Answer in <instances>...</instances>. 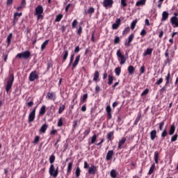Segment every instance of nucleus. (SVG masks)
<instances>
[{
  "label": "nucleus",
  "instance_id": "nucleus-32",
  "mask_svg": "<svg viewBox=\"0 0 178 178\" xmlns=\"http://www.w3.org/2000/svg\"><path fill=\"white\" fill-rule=\"evenodd\" d=\"M88 98V94L87 93L84 94L81 99V104H84V102H87Z\"/></svg>",
  "mask_w": 178,
  "mask_h": 178
},
{
  "label": "nucleus",
  "instance_id": "nucleus-47",
  "mask_svg": "<svg viewBox=\"0 0 178 178\" xmlns=\"http://www.w3.org/2000/svg\"><path fill=\"white\" fill-rule=\"evenodd\" d=\"M80 173H81V170H80V167H77L75 171L76 177H80Z\"/></svg>",
  "mask_w": 178,
  "mask_h": 178
},
{
  "label": "nucleus",
  "instance_id": "nucleus-58",
  "mask_svg": "<svg viewBox=\"0 0 178 178\" xmlns=\"http://www.w3.org/2000/svg\"><path fill=\"white\" fill-rule=\"evenodd\" d=\"M139 72H140V74L145 73V66H144V65L141 66Z\"/></svg>",
  "mask_w": 178,
  "mask_h": 178
},
{
  "label": "nucleus",
  "instance_id": "nucleus-7",
  "mask_svg": "<svg viewBox=\"0 0 178 178\" xmlns=\"http://www.w3.org/2000/svg\"><path fill=\"white\" fill-rule=\"evenodd\" d=\"M98 172V167L91 165V166L88 168L89 175H95Z\"/></svg>",
  "mask_w": 178,
  "mask_h": 178
},
{
  "label": "nucleus",
  "instance_id": "nucleus-53",
  "mask_svg": "<svg viewBox=\"0 0 178 178\" xmlns=\"http://www.w3.org/2000/svg\"><path fill=\"white\" fill-rule=\"evenodd\" d=\"M77 24H79V22H77V19H74L72 24V29H76V27L77 26Z\"/></svg>",
  "mask_w": 178,
  "mask_h": 178
},
{
  "label": "nucleus",
  "instance_id": "nucleus-41",
  "mask_svg": "<svg viewBox=\"0 0 178 178\" xmlns=\"http://www.w3.org/2000/svg\"><path fill=\"white\" fill-rule=\"evenodd\" d=\"M140 119H141V114H138L134 122V126H137V124H138V122H140Z\"/></svg>",
  "mask_w": 178,
  "mask_h": 178
},
{
  "label": "nucleus",
  "instance_id": "nucleus-5",
  "mask_svg": "<svg viewBox=\"0 0 178 178\" xmlns=\"http://www.w3.org/2000/svg\"><path fill=\"white\" fill-rule=\"evenodd\" d=\"M38 72L37 71H33L29 74V81H35V80H38Z\"/></svg>",
  "mask_w": 178,
  "mask_h": 178
},
{
  "label": "nucleus",
  "instance_id": "nucleus-36",
  "mask_svg": "<svg viewBox=\"0 0 178 178\" xmlns=\"http://www.w3.org/2000/svg\"><path fill=\"white\" fill-rule=\"evenodd\" d=\"M47 129H48V125L47 124H43L40 129V133H45Z\"/></svg>",
  "mask_w": 178,
  "mask_h": 178
},
{
  "label": "nucleus",
  "instance_id": "nucleus-55",
  "mask_svg": "<svg viewBox=\"0 0 178 178\" xmlns=\"http://www.w3.org/2000/svg\"><path fill=\"white\" fill-rule=\"evenodd\" d=\"M57 126L58 127H62L63 126V120H62V118L59 119Z\"/></svg>",
  "mask_w": 178,
  "mask_h": 178
},
{
  "label": "nucleus",
  "instance_id": "nucleus-23",
  "mask_svg": "<svg viewBox=\"0 0 178 178\" xmlns=\"http://www.w3.org/2000/svg\"><path fill=\"white\" fill-rule=\"evenodd\" d=\"M169 17V13L164 11L162 13V22H166L168 20V18Z\"/></svg>",
  "mask_w": 178,
  "mask_h": 178
},
{
  "label": "nucleus",
  "instance_id": "nucleus-12",
  "mask_svg": "<svg viewBox=\"0 0 178 178\" xmlns=\"http://www.w3.org/2000/svg\"><path fill=\"white\" fill-rule=\"evenodd\" d=\"M80 54L76 56L74 61L72 63V70H73L75 67H77V65H79V62H80Z\"/></svg>",
  "mask_w": 178,
  "mask_h": 178
},
{
  "label": "nucleus",
  "instance_id": "nucleus-46",
  "mask_svg": "<svg viewBox=\"0 0 178 178\" xmlns=\"http://www.w3.org/2000/svg\"><path fill=\"white\" fill-rule=\"evenodd\" d=\"M121 72H122V70L120 69V67H118L115 69V73L116 76H120Z\"/></svg>",
  "mask_w": 178,
  "mask_h": 178
},
{
  "label": "nucleus",
  "instance_id": "nucleus-39",
  "mask_svg": "<svg viewBox=\"0 0 178 178\" xmlns=\"http://www.w3.org/2000/svg\"><path fill=\"white\" fill-rule=\"evenodd\" d=\"M62 19H63V15L59 14V15L56 16L55 22H59L62 20Z\"/></svg>",
  "mask_w": 178,
  "mask_h": 178
},
{
  "label": "nucleus",
  "instance_id": "nucleus-29",
  "mask_svg": "<svg viewBox=\"0 0 178 178\" xmlns=\"http://www.w3.org/2000/svg\"><path fill=\"white\" fill-rule=\"evenodd\" d=\"M153 49L147 48L146 51L143 53V56H147L148 55H152Z\"/></svg>",
  "mask_w": 178,
  "mask_h": 178
},
{
  "label": "nucleus",
  "instance_id": "nucleus-40",
  "mask_svg": "<svg viewBox=\"0 0 178 178\" xmlns=\"http://www.w3.org/2000/svg\"><path fill=\"white\" fill-rule=\"evenodd\" d=\"M48 42H49V40H46L41 45V51H44V48H47V45H48Z\"/></svg>",
  "mask_w": 178,
  "mask_h": 178
},
{
  "label": "nucleus",
  "instance_id": "nucleus-6",
  "mask_svg": "<svg viewBox=\"0 0 178 178\" xmlns=\"http://www.w3.org/2000/svg\"><path fill=\"white\" fill-rule=\"evenodd\" d=\"M35 111H37V107H34L33 111L29 113V123L34 122V119H35Z\"/></svg>",
  "mask_w": 178,
  "mask_h": 178
},
{
  "label": "nucleus",
  "instance_id": "nucleus-25",
  "mask_svg": "<svg viewBox=\"0 0 178 178\" xmlns=\"http://www.w3.org/2000/svg\"><path fill=\"white\" fill-rule=\"evenodd\" d=\"M73 168V162H70L67 165V175H70L72 173V168Z\"/></svg>",
  "mask_w": 178,
  "mask_h": 178
},
{
  "label": "nucleus",
  "instance_id": "nucleus-44",
  "mask_svg": "<svg viewBox=\"0 0 178 178\" xmlns=\"http://www.w3.org/2000/svg\"><path fill=\"white\" fill-rule=\"evenodd\" d=\"M108 86H112V83H113V76L108 75Z\"/></svg>",
  "mask_w": 178,
  "mask_h": 178
},
{
  "label": "nucleus",
  "instance_id": "nucleus-57",
  "mask_svg": "<svg viewBox=\"0 0 178 178\" xmlns=\"http://www.w3.org/2000/svg\"><path fill=\"white\" fill-rule=\"evenodd\" d=\"M73 60H74V54H71L70 56L69 66L73 63Z\"/></svg>",
  "mask_w": 178,
  "mask_h": 178
},
{
  "label": "nucleus",
  "instance_id": "nucleus-52",
  "mask_svg": "<svg viewBox=\"0 0 178 178\" xmlns=\"http://www.w3.org/2000/svg\"><path fill=\"white\" fill-rule=\"evenodd\" d=\"M166 136H168V130H166V129H165L163 130V132L161 133V138H165V137H166Z\"/></svg>",
  "mask_w": 178,
  "mask_h": 178
},
{
  "label": "nucleus",
  "instance_id": "nucleus-30",
  "mask_svg": "<svg viewBox=\"0 0 178 178\" xmlns=\"http://www.w3.org/2000/svg\"><path fill=\"white\" fill-rule=\"evenodd\" d=\"M90 133H91V128L88 127V129L86 130H85L83 133V138H86V137H87L90 134Z\"/></svg>",
  "mask_w": 178,
  "mask_h": 178
},
{
  "label": "nucleus",
  "instance_id": "nucleus-2",
  "mask_svg": "<svg viewBox=\"0 0 178 178\" xmlns=\"http://www.w3.org/2000/svg\"><path fill=\"white\" fill-rule=\"evenodd\" d=\"M49 173L50 176H52L54 178L58 177V175H59V166H57L55 169V165L51 164L49 168Z\"/></svg>",
  "mask_w": 178,
  "mask_h": 178
},
{
  "label": "nucleus",
  "instance_id": "nucleus-42",
  "mask_svg": "<svg viewBox=\"0 0 178 178\" xmlns=\"http://www.w3.org/2000/svg\"><path fill=\"white\" fill-rule=\"evenodd\" d=\"M138 20L137 19H136L135 20H134L131 24V29L132 30H134V29H136V26L138 23Z\"/></svg>",
  "mask_w": 178,
  "mask_h": 178
},
{
  "label": "nucleus",
  "instance_id": "nucleus-11",
  "mask_svg": "<svg viewBox=\"0 0 178 178\" xmlns=\"http://www.w3.org/2000/svg\"><path fill=\"white\" fill-rule=\"evenodd\" d=\"M133 40H134V35L131 33L128 37V40H126L124 43L125 47H130V44H131V42L133 41Z\"/></svg>",
  "mask_w": 178,
  "mask_h": 178
},
{
  "label": "nucleus",
  "instance_id": "nucleus-18",
  "mask_svg": "<svg viewBox=\"0 0 178 178\" xmlns=\"http://www.w3.org/2000/svg\"><path fill=\"white\" fill-rule=\"evenodd\" d=\"M95 13V8L94 7H90L87 11L84 12V15H89V16H92V14Z\"/></svg>",
  "mask_w": 178,
  "mask_h": 178
},
{
  "label": "nucleus",
  "instance_id": "nucleus-33",
  "mask_svg": "<svg viewBox=\"0 0 178 178\" xmlns=\"http://www.w3.org/2000/svg\"><path fill=\"white\" fill-rule=\"evenodd\" d=\"M110 176L112 178H117L118 172H116V170H111V171L110 172Z\"/></svg>",
  "mask_w": 178,
  "mask_h": 178
},
{
  "label": "nucleus",
  "instance_id": "nucleus-9",
  "mask_svg": "<svg viewBox=\"0 0 178 178\" xmlns=\"http://www.w3.org/2000/svg\"><path fill=\"white\" fill-rule=\"evenodd\" d=\"M44 13V8L42 6L39 5L35 9V15H42Z\"/></svg>",
  "mask_w": 178,
  "mask_h": 178
},
{
  "label": "nucleus",
  "instance_id": "nucleus-59",
  "mask_svg": "<svg viewBox=\"0 0 178 178\" xmlns=\"http://www.w3.org/2000/svg\"><path fill=\"white\" fill-rule=\"evenodd\" d=\"M120 42V38L119 36H115L114 39V44H119Z\"/></svg>",
  "mask_w": 178,
  "mask_h": 178
},
{
  "label": "nucleus",
  "instance_id": "nucleus-13",
  "mask_svg": "<svg viewBox=\"0 0 178 178\" xmlns=\"http://www.w3.org/2000/svg\"><path fill=\"white\" fill-rule=\"evenodd\" d=\"M165 86H169V84H172V79L170 76V72H168L167 76H165Z\"/></svg>",
  "mask_w": 178,
  "mask_h": 178
},
{
  "label": "nucleus",
  "instance_id": "nucleus-22",
  "mask_svg": "<svg viewBox=\"0 0 178 178\" xmlns=\"http://www.w3.org/2000/svg\"><path fill=\"white\" fill-rule=\"evenodd\" d=\"M126 138L123 137L118 143V149H122V146L126 143Z\"/></svg>",
  "mask_w": 178,
  "mask_h": 178
},
{
  "label": "nucleus",
  "instance_id": "nucleus-56",
  "mask_svg": "<svg viewBox=\"0 0 178 178\" xmlns=\"http://www.w3.org/2000/svg\"><path fill=\"white\" fill-rule=\"evenodd\" d=\"M65 105L62 104L60 107H59V109H58V113L60 114L63 112V111H65Z\"/></svg>",
  "mask_w": 178,
  "mask_h": 178
},
{
  "label": "nucleus",
  "instance_id": "nucleus-64",
  "mask_svg": "<svg viewBox=\"0 0 178 178\" xmlns=\"http://www.w3.org/2000/svg\"><path fill=\"white\" fill-rule=\"evenodd\" d=\"M121 5L123 8H126V6H127V2L126 0H121Z\"/></svg>",
  "mask_w": 178,
  "mask_h": 178
},
{
  "label": "nucleus",
  "instance_id": "nucleus-4",
  "mask_svg": "<svg viewBox=\"0 0 178 178\" xmlns=\"http://www.w3.org/2000/svg\"><path fill=\"white\" fill-rule=\"evenodd\" d=\"M30 56H31V52H30V51L29 50H26L22 53L17 54L15 58H17L18 59H22V58H24L26 60V59H29Z\"/></svg>",
  "mask_w": 178,
  "mask_h": 178
},
{
  "label": "nucleus",
  "instance_id": "nucleus-8",
  "mask_svg": "<svg viewBox=\"0 0 178 178\" xmlns=\"http://www.w3.org/2000/svg\"><path fill=\"white\" fill-rule=\"evenodd\" d=\"M113 5V0H104L103 6L104 8H112Z\"/></svg>",
  "mask_w": 178,
  "mask_h": 178
},
{
  "label": "nucleus",
  "instance_id": "nucleus-50",
  "mask_svg": "<svg viewBox=\"0 0 178 178\" xmlns=\"http://www.w3.org/2000/svg\"><path fill=\"white\" fill-rule=\"evenodd\" d=\"M49 162L51 165H54V162H55V155L51 154L49 157Z\"/></svg>",
  "mask_w": 178,
  "mask_h": 178
},
{
  "label": "nucleus",
  "instance_id": "nucleus-28",
  "mask_svg": "<svg viewBox=\"0 0 178 178\" xmlns=\"http://www.w3.org/2000/svg\"><path fill=\"white\" fill-rule=\"evenodd\" d=\"M134 72H136V68L133 65H129L128 67V73L129 74H134Z\"/></svg>",
  "mask_w": 178,
  "mask_h": 178
},
{
  "label": "nucleus",
  "instance_id": "nucleus-16",
  "mask_svg": "<svg viewBox=\"0 0 178 178\" xmlns=\"http://www.w3.org/2000/svg\"><path fill=\"white\" fill-rule=\"evenodd\" d=\"M170 23L174 27H178V17H172L170 19Z\"/></svg>",
  "mask_w": 178,
  "mask_h": 178
},
{
  "label": "nucleus",
  "instance_id": "nucleus-43",
  "mask_svg": "<svg viewBox=\"0 0 178 178\" xmlns=\"http://www.w3.org/2000/svg\"><path fill=\"white\" fill-rule=\"evenodd\" d=\"M159 125V129L160 131H162L163 130V126H165V120L161 121L160 123L158 124Z\"/></svg>",
  "mask_w": 178,
  "mask_h": 178
},
{
  "label": "nucleus",
  "instance_id": "nucleus-15",
  "mask_svg": "<svg viewBox=\"0 0 178 178\" xmlns=\"http://www.w3.org/2000/svg\"><path fill=\"white\" fill-rule=\"evenodd\" d=\"M121 22L122 19H120V18L117 19L115 23L113 24L112 25L113 30H118V29H119V26H120Z\"/></svg>",
  "mask_w": 178,
  "mask_h": 178
},
{
  "label": "nucleus",
  "instance_id": "nucleus-26",
  "mask_svg": "<svg viewBox=\"0 0 178 178\" xmlns=\"http://www.w3.org/2000/svg\"><path fill=\"white\" fill-rule=\"evenodd\" d=\"M155 138H156V131L154 129L150 132V139L154 141Z\"/></svg>",
  "mask_w": 178,
  "mask_h": 178
},
{
  "label": "nucleus",
  "instance_id": "nucleus-10",
  "mask_svg": "<svg viewBox=\"0 0 178 178\" xmlns=\"http://www.w3.org/2000/svg\"><path fill=\"white\" fill-rule=\"evenodd\" d=\"M165 57L166 58V60H165V65H170L172 60L170 58H169V49H167L165 52Z\"/></svg>",
  "mask_w": 178,
  "mask_h": 178
},
{
  "label": "nucleus",
  "instance_id": "nucleus-34",
  "mask_svg": "<svg viewBox=\"0 0 178 178\" xmlns=\"http://www.w3.org/2000/svg\"><path fill=\"white\" fill-rule=\"evenodd\" d=\"M154 162L155 163H159V152H154Z\"/></svg>",
  "mask_w": 178,
  "mask_h": 178
},
{
  "label": "nucleus",
  "instance_id": "nucleus-14",
  "mask_svg": "<svg viewBox=\"0 0 178 178\" xmlns=\"http://www.w3.org/2000/svg\"><path fill=\"white\" fill-rule=\"evenodd\" d=\"M106 112L107 113L108 120H111L112 119V108H111V106H106Z\"/></svg>",
  "mask_w": 178,
  "mask_h": 178
},
{
  "label": "nucleus",
  "instance_id": "nucleus-37",
  "mask_svg": "<svg viewBox=\"0 0 178 178\" xmlns=\"http://www.w3.org/2000/svg\"><path fill=\"white\" fill-rule=\"evenodd\" d=\"M155 170V163L152 164L149 172H148V175H151L154 173V171Z\"/></svg>",
  "mask_w": 178,
  "mask_h": 178
},
{
  "label": "nucleus",
  "instance_id": "nucleus-20",
  "mask_svg": "<svg viewBox=\"0 0 178 178\" xmlns=\"http://www.w3.org/2000/svg\"><path fill=\"white\" fill-rule=\"evenodd\" d=\"M114 152L113 150H109L107 152L106 156V161H111V159H112L113 156Z\"/></svg>",
  "mask_w": 178,
  "mask_h": 178
},
{
  "label": "nucleus",
  "instance_id": "nucleus-48",
  "mask_svg": "<svg viewBox=\"0 0 178 178\" xmlns=\"http://www.w3.org/2000/svg\"><path fill=\"white\" fill-rule=\"evenodd\" d=\"M177 138H178V135H177V134H175L171 138V143H175V142L177 141Z\"/></svg>",
  "mask_w": 178,
  "mask_h": 178
},
{
  "label": "nucleus",
  "instance_id": "nucleus-49",
  "mask_svg": "<svg viewBox=\"0 0 178 178\" xmlns=\"http://www.w3.org/2000/svg\"><path fill=\"white\" fill-rule=\"evenodd\" d=\"M113 137V131H111L107 134V138L108 141H111L113 139L112 138Z\"/></svg>",
  "mask_w": 178,
  "mask_h": 178
},
{
  "label": "nucleus",
  "instance_id": "nucleus-63",
  "mask_svg": "<svg viewBox=\"0 0 178 178\" xmlns=\"http://www.w3.org/2000/svg\"><path fill=\"white\" fill-rule=\"evenodd\" d=\"M82 33H83V27L80 26L77 30V34H79V35H81Z\"/></svg>",
  "mask_w": 178,
  "mask_h": 178
},
{
  "label": "nucleus",
  "instance_id": "nucleus-51",
  "mask_svg": "<svg viewBox=\"0 0 178 178\" xmlns=\"http://www.w3.org/2000/svg\"><path fill=\"white\" fill-rule=\"evenodd\" d=\"M163 83V78L161 77L159 80H157L155 83L156 86H161Z\"/></svg>",
  "mask_w": 178,
  "mask_h": 178
},
{
  "label": "nucleus",
  "instance_id": "nucleus-62",
  "mask_svg": "<svg viewBox=\"0 0 178 178\" xmlns=\"http://www.w3.org/2000/svg\"><path fill=\"white\" fill-rule=\"evenodd\" d=\"M26 5H27V3L26 2V0H22L20 6H22V8H26Z\"/></svg>",
  "mask_w": 178,
  "mask_h": 178
},
{
  "label": "nucleus",
  "instance_id": "nucleus-1",
  "mask_svg": "<svg viewBox=\"0 0 178 178\" xmlns=\"http://www.w3.org/2000/svg\"><path fill=\"white\" fill-rule=\"evenodd\" d=\"M14 81H15V75H13V74H10L8 76V80L7 84L6 86V92H9V91H10V90H12V86H13Z\"/></svg>",
  "mask_w": 178,
  "mask_h": 178
},
{
  "label": "nucleus",
  "instance_id": "nucleus-24",
  "mask_svg": "<svg viewBox=\"0 0 178 178\" xmlns=\"http://www.w3.org/2000/svg\"><path fill=\"white\" fill-rule=\"evenodd\" d=\"M175 131H176V127L175 126V124H172L170 127L169 135L173 136L175 134Z\"/></svg>",
  "mask_w": 178,
  "mask_h": 178
},
{
  "label": "nucleus",
  "instance_id": "nucleus-31",
  "mask_svg": "<svg viewBox=\"0 0 178 178\" xmlns=\"http://www.w3.org/2000/svg\"><path fill=\"white\" fill-rule=\"evenodd\" d=\"M97 134H94L91 138H90V142H89V145H91V144H95V141H97Z\"/></svg>",
  "mask_w": 178,
  "mask_h": 178
},
{
  "label": "nucleus",
  "instance_id": "nucleus-17",
  "mask_svg": "<svg viewBox=\"0 0 178 178\" xmlns=\"http://www.w3.org/2000/svg\"><path fill=\"white\" fill-rule=\"evenodd\" d=\"M47 97V99L55 101L56 99V94L55 92H48Z\"/></svg>",
  "mask_w": 178,
  "mask_h": 178
},
{
  "label": "nucleus",
  "instance_id": "nucleus-38",
  "mask_svg": "<svg viewBox=\"0 0 178 178\" xmlns=\"http://www.w3.org/2000/svg\"><path fill=\"white\" fill-rule=\"evenodd\" d=\"M145 2H147V0H140L136 2V6H141L145 5Z\"/></svg>",
  "mask_w": 178,
  "mask_h": 178
},
{
  "label": "nucleus",
  "instance_id": "nucleus-19",
  "mask_svg": "<svg viewBox=\"0 0 178 178\" xmlns=\"http://www.w3.org/2000/svg\"><path fill=\"white\" fill-rule=\"evenodd\" d=\"M67 56H69V50H64L62 54L63 63H65V62H66V60L67 59Z\"/></svg>",
  "mask_w": 178,
  "mask_h": 178
},
{
  "label": "nucleus",
  "instance_id": "nucleus-3",
  "mask_svg": "<svg viewBox=\"0 0 178 178\" xmlns=\"http://www.w3.org/2000/svg\"><path fill=\"white\" fill-rule=\"evenodd\" d=\"M116 55L118 58L120 65H124L126 63V60H127V58L124 56V55L122 54L120 49L117 51Z\"/></svg>",
  "mask_w": 178,
  "mask_h": 178
},
{
  "label": "nucleus",
  "instance_id": "nucleus-61",
  "mask_svg": "<svg viewBox=\"0 0 178 178\" xmlns=\"http://www.w3.org/2000/svg\"><path fill=\"white\" fill-rule=\"evenodd\" d=\"M130 32V27H127L124 29V30L122 32V34L124 35V34H127L128 33Z\"/></svg>",
  "mask_w": 178,
  "mask_h": 178
},
{
  "label": "nucleus",
  "instance_id": "nucleus-54",
  "mask_svg": "<svg viewBox=\"0 0 178 178\" xmlns=\"http://www.w3.org/2000/svg\"><path fill=\"white\" fill-rule=\"evenodd\" d=\"M8 53H3L2 58H3L4 62H8Z\"/></svg>",
  "mask_w": 178,
  "mask_h": 178
},
{
  "label": "nucleus",
  "instance_id": "nucleus-45",
  "mask_svg": "<svg viewBox=\"0 0 178 178\" xmlns=\"http://www.w3.org/2000/svg\"><path fill=\"white\" fill-rule=\"evenodd\" d=\"M166 87H168V86L165 83L162 88L159 90V92L161 95H163V92H166Z\"/></svg>",
  "mask_w": 178,
  "mask_h": 178
},
{
  "label": "nucleus",
  "instance_id": "nucleus-21",
  "mask_svg": "<svg viewBox=\"0 0 178 178\" xmlns=\"http://www.w3.org/2000/svg\"><path fill=\"white\" fill-rule=\"evenodd\" d=\"M93 81H95L96 83H98L99 81V72L95 71L93 74Z\"/></svg>",
  "mask_w": 178,
  "mask_h": 178
},
{
  "label": "nucleus",
  "instance_id": "nucleus-27",
  "mask_svg": "<svg viewBox=\"0 0 178 178\" xmlns=\"http://www.w3.org/2000/svg\"><path fill=\"white\" fill-rule=\"evenodd\" d=\"M45 112H47V107L45 106H42L39 111V115L40 116H43V115H45Z\"/></svg>",
  "mask_w": 178,
  "mask_h": 178
},
{
  "label": "nucleus",
  "instance_id": "nucleus-35",
  "mask_svg": "<svg viewBox=\"0 0 178 178\" xmlns=\"http://www.w3.org/2000/svg\"><path fill=\"white\" fill-rule=\"evenodd\" d=\"M12 37H13V33H10L8 36L7 37V43H8V47L10 45V42H12Z\"/></svg>",
  "mask_w": 178,
  "mask_h": 178
},
{
  "label": "nucleus",
  "instance_id": "nucleus-60",
  "mask_svg": "<svg viewBox=\"0 0 178 178\" xmlns=\"http://www.w3.org/2000/svg\"><path fill=\"white\" fill-rule=\"evenodd\" d=\"M40 141V136H36L33 140V144H38V142Z\"/></svg>",
  "mask_w": 178,
  "mask_h": 178
}]
</instances>
